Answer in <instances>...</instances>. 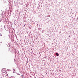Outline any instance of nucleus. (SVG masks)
<instances>
[{"instance_id": "1", "label": "nucleus", "mask_w": 78, "mask_h": 78, "mask_svg": "<svg viewBox=\"0 0 78 78\" xmlns=\"http://www.w3.org/2000/svg\"><path fill=\"white\" fill-rule=\"evenodd\" d=\"M56 55H57V56H59V54H58V53H56Z\"/></svg>"}, {"instance_id": "2", "label": "nucleus", "mask_w": 78, "mask_h": 78, "mask_svg": "<svg viewBox=\"0 0 78 78\" xmlns=\"http://www.w3.org/2000/svg\"><path fill=\"white\" fill-rule=\"evenodd\" d=\"M4 70H5V69H2V70H3V71Z\"/></svg>"}, {"instance_id": "3", "label": "nucleus", "mask_w": 78, "mask_h": 78, "mask_svg": "<svg viewBox=\"0 0 78 78\" xmlns=\"http://www.w3.org/2000/svg\"><path fill=\"white\" fill-rule=\"evenodd\" d=\"M21 76L23 77V75H22Z\"/></svg>"}, {"instance_id": "4", "label": "nucleus", "mask_w": 78, "mask_h": 78, "mask_svg": "<svg viewBox=\"0 0 78 78\" xmlns=\"http://www.w3.org/2000/svg\"><path fill=\"white\" fill-rule=\"evenodd\" d=\"M1 36H2V34H1Z\"/></svg>"}]
</instances>
